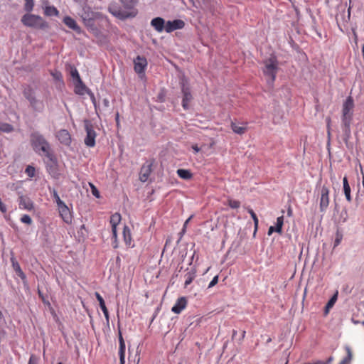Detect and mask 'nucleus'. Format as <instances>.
Returning a JSON list of instances; mask_svg holds the SVG:
<instances>
[{
	"label": "nucleus",
	"instance_id": "nucleus-1",
	"mask_svg": "<svg viewBox=\"0 0 364 364\" xmlns=\"http://www.w3.org/2000/svg\"><path fill=\"white\" fill-rule=\"evenodd\" d=\"M119 1L123 6V9H121L115 5H110L108 7V11L110 14L120 20L134 18L137 15L138 10L136 9V5L138 0Z\"/></svg>",
	"mask_w": 364,
	"mask_h": 364
},
{
	"label": "nucleus",
	"instance_id": "nucleus-2",
	"mask_svg": "<svg viewBox=\"0 0 364 364\" xmlns=\"http://www.w3.org/2000/svg\"><path fill=\"white\" fill-rule=\"evenodd\" d=\"M30 141L36 153L41 156H45L50 161L53 160L54 156L51 152L50 146L41 134L38 132L31 133Z\"/></svg>",
	"mask_w": 364,
	"mask_h": 364
},
{
	"label": "nucleus",
	"instance_id": "nucleus-3",
	"mask_svg": "<svg viewBox=\"0 0 364 364\" xmlns=\"http://www.w3.org/2000/svg\"><path fill=\"white\" fill-rule=\"evenodd\" d=\"M354 102L351 97H348L343 102L342 108V127L346 136L348 138L350 134V124L353 119V109Z\"/></svg>",
	"mask_w": 364,
	"mask_h": 364
},
{
	"label": "nucleus",
	"instance_id": "nucleus-4",
	"mask_svg": "<svg viewBox=\"0 0 364 364\" xmlns=\"http://www.w3.org/2000/svg\"><path fill=\"white\" fill-rule=\"evenodd\" d=\"M264 65L263 73L266 77L269 78V80H267V82L272 85L275 81L277 73L279 70V62L277 57L272 55L264 61Z\"/></svg>",
	"mask_w": 364,
	"mask_h": 364
},
{
	"label": "nucleus",
	"instance_id": "nucleus-5",
	"mask_svg": "<svg viewBox=\"0 0 364 364\" xmlns=\"http://www.w3.org/2000/svg\"><path fill=\"white\" fill-rule=\"evenodd\" d=\"M22 23L30 28L45 30L49 28V24L41 16L31 14H24L21 18Z\"/></svg>",
	"mask_w": 364,
	"mask_h": 364
},
{
	"label": "nucleus",
	"instance_id": "nucleus-6",
	"mask_svg": "<svg viewBox=\"0 0 364 364\" xmlns=\"http://www.w3.org/2000/svg\"><path fill=\"white\" fill-rule=\"evenodd\" d=\"M23 94L34 111L39 112L43 111L44 108L43 102L36 98L34 90L30 86L24 88Z\"/></svg>",
	"mask_w": 364,
	"mask_h": 364
},
{
	"label": "nucleus",
	"instance_id": "nucleus-7",
	"mask_svg": "<svg viewBox=\"0 0 364 364\" xmlns=\"http://www.w3.org/2000/svg\"><path fill=\"white\" fill-rule=\"evenodd\" d=\"M59 215L62 220L68 225L73 223V216L72 212L65 203L58 207Z\"/></svg>",
	"mask_w": 364,
	"mask_h": 364
},
{
	"label": "nucleus",
	"instance_id": "nucleus-8",
	"mask_svg": "<svg viewBox=\"0 0 364 364\" xmlns=\"http://www.w3.org/2000/svg\"><path fill=\"white\" fill-rule=\"evenodd\" d=\"M329 189L328 187L323 186L321 189V198L319 208L321 212H325L329 205Z\"/></svg>",
	"mask_w": 364,
	"mask_h": 364
},
{
	"label": "nucleus",
	"instance_id": "nucleus-9",
	"mask_svg": "<svg viewBox=\"0 0 364 364\" xmlns=\"http://www.w3.org/2000/svg\"><path fill=\"white\" fill-rule=\"evenodd\" d=\"M147 64L148 63L145 57L140 55L136 56V58L134 60V71L139 75H144Z\"/></svg>",
	"mask_w": 364,
	"mask_h": 364
},
{
	"label": "nucleus",
	"instance_id": "nucleus-10",
	"mask_svg": "<svg viewBox=\"0 0 364 364\" xmlns=\"http://www.w3.org/2000/svg\"><path fill=\"white\" fill-rule=\"evenodd\" d=\"M86 137L85 138V144L87 146L93 147L95 145L96 133L91 124L85 125Z\"/></svg>",
	"mask_w": 364,
	"mask_h": 364
},
{
	"label": "nucleus",
	"instance_id": "nucleus-11",
	"mask_svg": "<svg viewBox=\"0 0 364 364\" xmlns=\"http://www.w3.org/2000/svg\"><path fill=\"white\" fill-rule=\"evenodd\" d=\"M18 206L20 209L32 211L34 210V203L31 199L24 195H21L18 198Z\"/></svg>",
	"mask_w": 364,
	"mask_h": 364
},
{
	"label": "nucleus",
	"instance_id": "nucleus-12",
	"mask_svg": "<svg viewBox=\"0 0 364 364\" xmlns=\"http://www.w3.org/2000/svg\"><path fill=\"white\" fill-rule=\"evenodd\" d=\"M185 26V22L181 19L168 21L166 23L165 31L167 33H171L175 30L182 29Z\"/></svg>",
	"mask_w": 364,
	"mask_h": 364
},
{
	"label": "nucleus",
	"instance_id": "nucleus-13",
	"mask_svg": "<svg viewBox=\"0 0 364 364\" xmlns=\"http://www.w3.org/2000/svg\"><path fill=\"white\" fill-rule=\"evenodd\" d=\"M182 93H183V100H182V106L185 109H188L189 107V103L192 100V95L190 91V88L188 86H186L185 84L182 85Z\"/></svg>",
	"mask_w": 364,
	"mask_h": 364
},
{
	"label": "nucleus",
	"instance_id": "nucleus-14",
	"mask_svg": "<svg viewBox=\"0 0 364 364\" xmlns=\"http://www.w3.org/2000/svg\"><path fill=\"white\" fill-rule=\"evenodd\" d=\"M56 136L61 144L68 146L71 143L70 134L66 129H60L58 131Z\"/></svg>",
	"mask_w": 364,
	"mask_h": 364
},
{
	"label": "nucleus",
	"instance_id": "nucleus-15",
	"mask_svg": "<svg viewBox=\"0 0 364 364\" xmlns=\"http://www.w3.org/2000/svg\"><path fill=\"white\" fill-rule=\"evenodd\" d=\"M187 306V300L185 297H181L177 299L176 304L171 309L174 314H180Z\"/></svg>",
	"mask_w": 364,
	"mask_h": 364
},
{
	"label": "nucleus",
	"instance_id": "nucleus-16",
	"mask_svg": "<svg viewBox=\"0 0 364 364\" xmlns=\"http://www.w3.org/2000/svg\"><path fill=\"white\" fill-rule=\"evenodd\" d=\"M151 25L158 32H162L165 30V21L161 17H156L151 20Z\"/></svg>",
	"mask_w": 364,
	"mask_h": 364
},
{
	"label": "nucleus",
	"instance_id": "nucleus-17",
	"mask_svg": "<svg viewBox=\"0 0 364 364\" xmlns=\"http://www.w3.org/2000/svg\"><path fill=\"white\" fill-rule=\"evenodd\" d=\"M63 21L68 28L73 29L77 33H80V27L77 25L75 20L71 18L70 16L64 17Z\"/></svg>",
	"mask_w": 364,
	"mask_h": 364
},
{
	"label": "nucleus",
	"instance_id": "nucleus-18",
	"mask_svg": "<svg viewBox=\"0 0 364 364\" xmlns=\"http://www.w3.org/2000/svg\"><path fill=\"white\" fill-rule=\"evenodd\" d=\"M95 295L96 296L97 300L99 301L100 306L102 311H103V314L105 315L107 322L109 323V312H108L107 308L105 305V302L102 296L98 292H95Z\"/></svg>",
	"mask_w": 364,
	"mask_h": 364
},
{
	"label": "nucleus",
	"instance_id": "nucleus-19",
	"mask_svg": "<svg viewBox=\"0 0 364 364\" xmlns=\"http://www.w3.org/2000/svg\"><path fill=\"white\" fill-rule=\"evenodd\" d=\"M119 355L121 364L124 363V357H125V342L122 337V333L119 331Z\"/></svg>",
	"mask_w": 364,
	"mask_h": 364
},
{
	"label": "nucleus",
	"instance_id": "nucleus-20",
	"mask_svg": "<svg viewBox=\"0 0 364 364\" xmlns=\"http://www.w3.org/2000/svg\"><path fill=\"white\" fill-rule=\"evenodd\" d=\"M151 165H144L141 168L139 173V178L142 182H145L148 180L150 173H151Z\"/></svg>",
	"mask_w": 364,
	"mask_h": 364
},
{
	"label": "nucleus",
	"instance_id": "nucleus-21",
	"mask_svg": "<svg viewBox=\"0 0 364 364\" xmlns=\"http://www.w3.org/2000/svg\"><path fill=\"white\" fill-rule=\"evenodd\" d=\"M242 124L244 126H240L239 124L232 122L230 127H231L232 130L235 134L242 135V134H245L247 129V126H246L247 123H243Z\"/></svg>",
	"mask_w": 364,
	"mask_h": 364
},
{
	"label": "nucleus",
	"instance_id": "nucleus-22",
	"mask_svg": "<svg viewBox=\"0 0 364 364\" xmlns=\"http://www.w3.org/2000/svg\"><path fill=\"white\" fill-rule=\"evenodd\" d=\"M11 263H12V267H13L14 271L16 272V273L17 274V275L19 277H21V279H22L23 280L25 279H26V275L23 273V272L22 271V269H21L18 262L14 257H12L11 259Z\"/></svg>",
	"mask_w": 364,
	"mask_h": 364
},
{
	"label": "nucleus",
	"instance_id": "nucleus-23",
	"mask_svg": "<svg viewBox=\"0 0 364 364\" xmlns=\"http://www.w3.org/2000/svg\"><path fill=\"white\" fill-rule=\"evenodd\" d=\"M343 191L346 196V200L348 202H351L352 198L350 196V187L348 183V181L346 176H344L343 178Z\"/></svg>",
	"mask_w": 364,
	"mask_h": 364
},
{
	"label": "nucleus",
	"instance_id": "nucleus-24",
	"mask_svg": "<svg viewBox=\"0 0 364 364\" xmlns=\"http://www.w3.org/2000/svg\"><path fill=\"white\" fill-rule=\"evenodd\" d=\"M86 86L82 82V80H77L75 82V92L77 95H82L86 91Z\"/></svg>",
	"mask_w": 364,
	"mask_h": 364
},
{
	"label": "nucleus",
	"instance_id": "nucleus-25",
	"mask_svg": "<svg viewBox=\"0 0 364 364\" xmlns=\"http://www.w3.org/2000/svg\"><path fill=\"white\" fill-rule=\"evenodd\" d=\"M123 237L125 244L129 247H133L132 245V235L130 230L128 227L125 226L123 230Z\"/></svg>",
	"mask_w": 364,
	"mask_h": 364
},
{
	"label": "nucleus",
	"instance_id": "nucleus-26",
	"mask_svg": "<svg viewBox=\"0 0 364 364\" xmlns=\"http://www.w3.org/2000/svg\"><path fill=\"white\" fill-rule=\"evenodd\" d=\"M196 277V270H191L185 274V283H184V287H187L189 284H191V282L193 281V279Z\"/></svg>",
	"mask_w": 364,
	"mask_h": 364
},
{
	"label": "nucleus",
	"instance_id": "nucleus-27",
	"mask_svg": "<svg viewBox=\"0 0 364 364\" xmlns=\"http://www.w3.org/2000/svg\"><path fill=\"white\" fill-rule=\"evenodd\" d=\"M44 14L47 16H58L59 11L53 6H46L44 8Z\"/></svg>",
	"mask_w": 364,
	"mask_h": 364
},
{
	"label": "nucleus",
	"instance_id": "nucleus-28",
	"mask_svg": "<svg viewBox=\"0 0 364 364\" xmlns=\"http://www.w3.org/2000/svg\"><path fill=\"white\" fill-rule=\"evenodd\" d=\"M346 351V356L338 364H350L353 359V353L350 346L345 347Z\"/></svg>",
	"mask_w": 364,
	"mask_h": 364
},
{
	"label": "nucleus",
	"instance_id": "nucleus-29",
	"mask_svg": "<svg viewBox=\"0 0 364 364\" xmlns=\"http://www.w3.org/2000/svg\"><path fill=\"white\" fill-rule=\"evenodd\" d=\"M177 174L181 178L185 179V180L191 179L193 177L192 173L189 170H187V169H183V168L178 169Z\"/></svg>",
	"mask_w": 364,
	"mask_h": 364
},
{
	"label": "nucleus",
	"instance_id": "nucleus-30",
	"mask_svg": "<svg viewBox=\"0 0 364 364\" xmlns=\"http://www.w3.org/2000/svg\"><path fill=\"white\" fill-rule=\"evenodd\" d=\"M121 221V215L118 213L112 214L110 217L109 223L112 228L117 227Z\"/></svg>",
	"mask_w": 364,
	"mask_h": 364
},
{
	"label": "nucleus",
	"instance_id": "nucleus-31",
	"mask_svg": "<svg viewBox=\"0 0 364 364\" xmlns=\"http://www.w3.org/2000/svg\"><path fill=\"white\" fill-rule=\"evenodd\" d=\"M337 295H338V293L335 294L326 304V307H325V314H327L328 313L329 309H331L333 306V305L335 304V303L337 300Z\"/></svg>",
	"mask_w": 364,
	"mask_h": 364
},
{
	"label": "nucleus",
	"instance_id": "nucleus-32",
	"mask_svg": "<svg viewBox=\"0 0 364 364\" xmlns=\"http://www.w3.org/2000/svg\"><path fill=\"white\" fill-rule=\"evenodd\" d=\"M284 224V216H279L277 218V223L275 226V232L281 234L282 232V226Z\"/></svg>",
	"mask_w": 364,
	"mask_h": 364
},
{
	"label": "nucleus",
	"instance_id": "nucleus-33",
	"mask_svg": "<svg viewBox=\"0 0 364 364\" xmlns=\"http://www.w3.org/2000/svg\"><path fill=\"white\" fill-rule=\"evenodd\" d=\"M14 130L12 125L8 123L0 124V131L6 133L11 132Z\"/></svg>",
	"mask_w": 364,
	"mask_h": 364
},
{
	"label": "nucleus",
	"instance_id": "nucleus-34",
	"mask_svg": "<svg viewBox=\"0 0 364 364\" xmlns=\"http://www.w3.org/2000/svg\"><path fill=\"white\" fill-rule=\"evenodd\" d=\"M228 205L232 209H237L240 206V202L232 198H228Z\"/></svg>",
	"mask_w": 364,
	"mask_h": 364
},
{
	"label": "nucleus",
	"instance_id": "nucleus-35",
	"mask_svg": "<svg viewBox=\"0 0 364 364\" xmlns=\"http://www.w3.org/2000/svg\"><path fill=\"white\" fill-rule=\"evenodd\" d=\"M247 211L250 214V215H251V217H252V220L254 221L255 229V230H257V229L258 228V224H259L258 218H257L255 213L253 211L252 209L248 208Z\"/></svg>",
	"mask_w": 364,
	"mask_h": 364
},
{
	"label": "nucleus",
	"instance_id": "nucleus-36",
	"mask_svg": "<svg viewBox=\"0 0 364 364\" xmlns=\"http://www.w3.org/2000/svg\"><path fill=\"white\" fill-rule=\"evenodd\" d=\"M25 1V5H24V9L27 12H31L34 6V2L33 0H24Z\"/></svg>",
	"mask_w": 364,
	"mask_h": 364
},
{
	"label": "nucleus",
	"instance_id": "nucleus-37",
	"mask_svg": "<svg viewBox=\"0 0 364 364\" xmlns=\"http://www.w3.org/2000/svg\"><path fill=\"white\" fill-rule=\"evenodd\" d=\"M25 173L31 178L35 176L36 169L32 166H28L26 168Z\"/></svg>",
	"mask_w": 364,
	"mask_h": 364
},
{
	"label": "nucleus",
	"instance_id": "nucleus-38",
	"mask_svg": "<svg viewBox=\"0 0 364 364\" xmlns=\"http://www.w3.org/2000/svg\"><path fill=\"white\" fill-rule=\"evenodd\" d=\"M20 220L21 223L27 224V225H31L32 224V219L28 215H23L21 218H20Z\"/></svg>",
	"mask_w": 364,
	"mask_h": 364
},
{
	"label": "nucleus",
	"instance_id": "nucleus-39",
	"mask_svg": "<svg viewBox=\"0 0 364 364\" xmlns=\"http://www.w3.org/2000/svg\"><path fill=\"white\" fill-rule=\"evenodd\" d=\"M90 187L91 188V192L94 196L99 198L100 197V192L97 187L92 183H89Z\"/></svg>",
	"mask_w": 364,
	"mask_h": 364
},
{
	"label": "nucleus",
	"instance_id": "nucleus-40",
	"mask_svg": "<svg viewBox=\"0 0 364 364\" xmlns=\"http://www.w3.org/2000/svg\"><path fill=\"white\" fill-rule=\"evenodd\" d=\"M53 198L55 199V203L57 204V206H60L62 204L65 203L60 198V196H58V193L56 191H53Z\"/></svg>",
	"mask_w": 364,
	"mask_h": 364
},
{
	"label": "nucleus",
	"instance_id": "nucleus-41",
	"mask_svg": "<svg viewBox=\"0 0 364 364\" xmlns=\"http://www.w3.org/2000/svg\"><path fill=\"white\" fill-rule=\"evenodd\" d=\"M70 74L75 82L81 80L79 73L76 68L73 69Z\"/></svg>",
	"mask_w": 364,
	"mask_h": 364
},
{
	"label": "nucleus",
	"instance_id": "nucleus-42",
	"mask_svg": "<svg viewBox=\"0 0 364 364\" xmlns=\"http://www.w3.org/2000/svg\"><path fill=\"white\" fill-rule=\"evenodd\" d=\"M218 282V276L216 275L213 277V279H212V281L209 283L208 284V288H212L213 287H214L215 285H216Z\"/></svg>",
	"mask_w": 364,
	"mask_h": 364
},
{
	"label": "nucleus",
	"instance_id": "nucleus-43",
	"mask_svg": "<svg viewBox=\"0 0 364 364\" xmlns=\"http://www.w3.org/2000/svg\"><path fill=\"white\" fill-rule=\"evenodd\" d=\"M38 363V358L33 355H31L28 364H37Z\"/></svg>",
	"mask_w": 364,
	"mask_h": 364
},
{
	"label": "nucleus",
	"instance_id": "nucleus-44",
	"mask_svg": "<svg viewBox=\"0 0 364 364\" xmlns=\"http://www.w3.org/2000/svg\"><path fill=\"white\" fill-rule=\"evenodd\" d=\"M193 218V215H191L184 223L183 224V229H182V231L183 232H184L186 231V228L187 227V225H188V223L191 221V220Z\"/></svg>",
	"mask_w": 364,
	"mask_h": 364
},
{
	"label": "nucleus",
	"instance_id": "nucleus-45",
	"mask_svg": "<svg viewBox=\"0 0 364 364\" xmlns=\"http://www.w3.org/2000/svg\"><path fill=\"white\" fill-rule=\"evenodd\" d=\"M326 128L327 130H331V119L330 117H327L326 119Z\"/></svg>",
	"mask_w": 364,
	"mask_h": 364
},
{
	"label": "nucleus",
	"instance_id": "nucleus-46",
	"mask_svg": "<svg viewBox=\"0 0 364 364\" xmlns=\"http://www.w3.org/2000/svg\"><path fill=\"white\" fill-rule=\"evenodd\" d=\"M323 361H321V360H314V361H312V362H309V363H304L303 364H323Z\"/></svg>",
	"mask_w": 364,
	"mask_h": 364
},
{
	"label": "nucleus",
	"instance_id": "nucleus-47",
	"mask_svg": "<svg viewBox=\"0 0 364 364\" xmlns=\"http://www.w3.org/2000/svg\"><path fill=\"white\" fill-rule=\"evenodd\" d=\"M341 240V236L337 235V237L335 240V246L338 245Z\"/></svg>",
	"mask_w": 364,
	"mask_h": 364
},
{
	"label": "nucleus",
	"instance_id": "nucleus-48",
	"mask_svg": "<svg viewBox=\"0 0 364 364\" xmlns=\"http://www.w3.org/2000/svg\"><path fill=\"white\" fill-rule=\"evenodd\" d=\"M112 235H113V238L116 239L117 238V227L112 228Z\"/></svg>",
	"mask_w": 364,
	"mask_h": 364
},
{
	"label": "nucleus",
	"instance_id": "nucleus-49",
	"mask_svg": "<svg viewBox=\"0 0 364 364\" xmlns=\"http://www.w3.org/2000/svg\"><path fill=\"white\" fill-rule=\"evenodd\" d=\"M273 232H275V227L270 226L268 230V235H270L272 234Z\"/></svg>",
	"mask_w": 364,
	"mask_h": 364
},
{
	"label": "nucleus",
	"instance_id": "nucleus-50",
	"mask_svg": "<svg viewBox=\"0 0 364 364\" xmlns=\"http://www.w3.org/2000/svg\"><path fill=\"white\" fill-rule=\"evenodd\" d=\"M192 149L194 150L196 153H198L200 151V148L198 146L197 144H194L192 146Z\"/></svg>",
	"mask_w": 364,
	"mask_h": 364
},
{
	"label": "nucleus",
	"instance_id": "nucleus-51",
	"mask_svg": "<svg viewBox=\"0 0 364 364\" xmlns=\"http://www.w3.org/2000/svg\"><path fill=\"white\" fill-rule=\"evenodd\" d=\"M333 360V357H329L328 360L325 362H323V364H330Z\"/></svg>",
	"mask_w": 364,
	"mask_h": 364
},
{
	"label": "nucleus",
	"instance_id": "nucleus-52",
	"mask_svg": "<svg viewBox=\"0 0 364 364\" xmlns=\"http://www.w3.org/2000/svg\"><path fill=\"white\" fill-rule=\"evenodd\" d=\"M112 244H113V247L114 248H117L118 247V242H117V238L114 239V240Z\"/></svg>",
	"mask_w": 364,
	"mask_h": 364
},
{
	"label": "nucleus",
	"instance_id": "nucleus-53",
	"mask_svg": "<svg viewBox=\"0 0 364 364\" xmlns=\"http://www.w3.org/2000/svg\"><path fill=\"white\" fill-rule=\"evenodd\" d=\"M327 137H328V141H330L331 137V130H327Z\"/></svg>",
	"mask_w": 364,
	"mask_h": 364
},
{
	"label": "nucleus",
	"instance_id": "nucleus-54",
	"mask_svg": "<svg viewBox=\"0 0 364 364\" xmlns=\"http://www.w3.org/2000/svg\"><path fill=\"white\" fill-rule=\"evenodd\" d=\"M350 9H351V7L349 6V8L348 9V18H350Z\"/></svg>",
	"mask_w": 364,
	"mask_h": 364
},
{
	"label": "nucleus",
	"instance_id": "nucleus-55",
	"mask_svg": "<svg viewBox=\"0 0 364 364\" xmlns=\"http://www.w3.org/2000/svg\"><path fill=\"white\" fill-rule=\"evenodd\" d=\"M291 213H292V210H291V208H289L287 211V214L289 216H290V215H291Z\"/></svg>",
	"mask_w": 364,
	"mask_h": 364
},
{
	"label": "nucleus",
	"instance_id": "nucleus-56",
	"mask_svg": "<svg viewBox=\"0 0 364 364\" xmlns=\"http://www.w3.org/2000/svg\"><path fill=\"white\" fill-rule=\"evenodd\" d=\"M246 331H243L242 333V339H243L245 337Z\"/></svg>",
	"mask_w": 364,
	"mask_h": 364
},
{
	"label": "nucleus",
	"instance_id": "nucleus-57",
	"mask_svg": "<svg viewBox=\"0 0 364 364\" xmlns=\"http://www.w3.org/2000/svg\"><path fill=\"white\" fill-rule=\"evenodd\" d=\"M116 122L117 124H119V114L118 113L116 114Z\"/></svg>",
	"mask_w": 364,
	"mask_h": 364
},
{
	"label": "nucleus",
	"instance_id": "nucleus-58",
	"mask_svg": "<svg viewBox=\"0 0 364 364\" xmlns=\"http://www.w3.org/2000/svg\"><path fill=\"white\" fill-rule=\"evenodd\" d=\"M58 75H60V73H56L55 74H53V76L56 78L58 77Z\"/></svg>",
	"mask_w": 364,
	"mask_h": 364
},
{
	"label": "nucleus",
	"instance_id": "nucleus-59",
	"mask_svg": "<svg viewBox=\"0 0 364 364\" xmlns=\"http://www.w3.org/2000/svg\"><path fill=\"white\" fill-rule=\"evenodd\" d=\"M236 334H237V331L233 330V332H232V337H234Z\"/></svg>",
	"mask_w": 364,
	"mask_h": 364
},
{
	"label": "nucleus",
	"instance_id": "nucleus-60",
	"mask_svg": "<svg viewBox=\"0 0 364 364\" xmlns=\"http://www.w3.org/2000/svg\"><path fill=\"white\" fill-rule=\"evenodd\" d=\"M92 102L95 104V98L94 96L92 97Z\"/></svg>",
	"mask_w": 364,
	"mask_h": 364
},
{
	"label": "nucleus",
	"instance_id": "nucleus-61",
	"mask_svg": "<svg viewBox=\"0 0 364 364\" xmlns=\"http://www.w3.org/2000/svg\"><path fill=\"white\" fill-rule=\"evenodd\" d=\"M104 101H105V104L106 105H108L109 101L107 100H105Z\"/></svg>",
	"mask_w": 364,
	"mask_h": 364
},
{
	"label": "nucleus",
	"instance_id": "nucleus-62",
	"mask_svg": "<svg viewBox=\"0 0 364 364\" xmlns=\"http://www.w3.org/2000/svg\"><path fill=\"white\" fill-rule=\"evenodd\" d=\"M288 362H289V361H288V360H287L286 361L285 364H288Z\"/></svg>",
	"mask_w": 364,
	"mask_h": 364
},
{
	"label": "nucleus",
	"instance_id": "nucleus-63",
	"mask_svg": "<svg viewBox=\"0 0 364 364\" xmlns=\"http://www.w3.org/2000/svg\"><path fill=\"white\" fill-rule=\"evenodd\" d=\"M363 325H364V321L363 322Z\"/></svg>",
	"mask_w": 364,
	"mask_h": 364
}]
</instances>
